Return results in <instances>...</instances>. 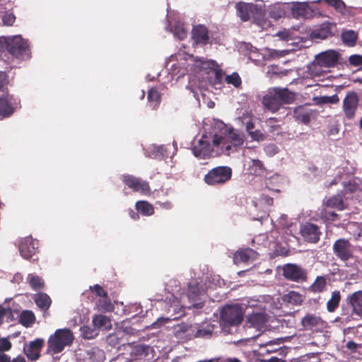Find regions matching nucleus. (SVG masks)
<instances>
[{"label": "nucleus", "mask_w": 362, "mask_h": 362, "mask_svg": "<svg viewBox=\"0 0 362 362\" xmlns=\"http://www.w3.org/2000/svg\"><path fill=\"white\" fill-rule=\"evenodd\" d=\"M214 146L222 152L229 151L232 146L243 145L244 136L238 130L228 127L222 121H215L210 130Z\"/></svg>", "instance_id": "1"}, {"label": "nucleus", "mask_w": 362, "mask_h": 362, "mask_svg": "<svg viewBox=\"0 0 362 362\" xmlns=\"http://www.w3.org/2000/svg\"><path fill=\"white\" fill-rule=\"evenodd\" d=\"M296 100V93L287 88H270L262 98V104L268 110L276 112L282 105L291 104Z\"/></svg>", "instance_id": "2"}, {"label": "nucleus", "mask_w": 362, "mask_h": 362, "mask_svg": "<svg viewBox=\"0 0 362 362\" xmlns=\"http://www.w3.org/2000/svg\"><path fill=\"white\" fill-rule=\"evenodd\" d=\"M247 303H235L232 305H226L223 307L221 313V322L223 326H238L243 320L245 309L248 307H256V300L250 299L247 300Z\"/></svg>", "instance_id": "3"}, {"label": "nucleus", "mask_w": 362, "mask_h": 362, "mask_svg": "<svg viewBox=\"0 0 362 362\" xmlns=\"http://www.w3.org/2000/svg\"><path fill=\"white\" fill-rule=\"evenodd\" d=\"M191 279L187 283L189 294H204L212 287L209 277L200 269H193L190 272Z\"/></svg>", "instance_id": "4"}, {"label": "nucleus", "mask_w": 362, "mask_h": 362, "mask_svg": "<svg viewBox=\"0 0 362 362\" xmlns=\"http://www.w3.org/2000/svg\"><path fill=\"white\" fill-rule=\"evenodd\" d=\"M73 341L74 335L69 329H59L49 337L47 344L49 349L54 354H59L65 346L71 345Z\"/></svg>", "instance_id": "5"}, {"label": "nucleus", "mask_w": 362, "mask_h": 362, "mask_svg": "<svg viewBox=\"0 0 362 362\" xmlns=\"http://www.w3.org/2000/svg\"><path fill=\"white\" fill-rule=\"evenodd\" d=\"M7 51L13 57L24 60L30 56V49L28 40L21 35L8 37Z\"/></svg>", "instance_id": "6"}, {"label": "nucleus", "mask_w": 362, "mask_h": 362, "mask_svg": "<svg viewBox=\"0 0 362 362\" xmlns=\"http://www.w3.org/2000/svg\"><path fill=\"white\" fill-rule=\"evenodd\" d=\"M220 148L214 146L213 137L210 131L202 136L198 142L193 146L192 152L194 156L199 159H207L214 156V151L218 153Z\"/></svg>", "instance_id": "7"}, {"label": "nucleus", "mask_w": 362, "mask_h": 362, "mask_svg": "<svg viewBox=\"0 0 362 362\" xmlns=\"http://www.w3.org/2000/svg\"><path fill=\"white\" fill-rule=\"evenodd\" d=\"M232 177V169L228 166H218L210 170L204 176V182L209 185H223Z\"/></svg>", "instance_id": "8"}, {"label": "nucleus", "mask_w": 362, "mask_h": 362, "mask_svg": "<svg viewBox=\"0 0 362 362\" xmlns=\"http://www.w3.org/2000/svg\"><path fill=\"white\" fill-rule=\"evenodd\" d=\"M122 180L134 192H139L144 195H149L151 193L149 183L139 177L124 174L122 175Z\"/></svg>", "instance_id": "9"}, {"label": "nucleus", "mask_w": 362, "mask_h": 362, "mask_svg": "<svg viewBox=\"0 0 362 362\" xmlns=\"http://www.w3.org/2000/svg\"><path fill=\"white\" fill-rule=\"evenodd\" d=\"M332 250L335 256L341 261L346 262L354 257V247L347 239L337 240Z\"/></svg>", "instance_id": "10"}, {"label": "nucleus", "mask_w": 362, "mask_h": 362, "mask_svg": "<svg viewBox=\"0 0 362 362\" xmlns=\"http://www.w3.org/2000/svg\"><path fill=\"white\" fill-rule=\"evenodd\" d=\"M358 105V93L354 90L348 91L342 102V111L346 119H352L355 117Z\"/></svg>", "instance_id": "11"}, {"label": "nucleus", "mask_w": 362, "mask_h": 362, "mask_svg": "<svg viewBox=\"0 0 362 362\" xmlns=\"http://www.w3.org/2000/svg\"><path fill=\"white\" fill-rule=\"evenodd\" d=\"M38 241L31 236L21 238L18 241V249L21 257L25 259L31 260L39 252Z\"/></svg>", "instance_id": "12"}, {"label": "nucleus", "mask_w": 362, "mask_h": 362, "mask_svg": "<svg viewBox=\"0 0 362 362\" xmlns=\"http://www.w3.org/2000/svg\"><path fill=\"white\" fill-rule=\"evenodd\" d=\"M289 17L296 19L309 18L314 14V10L308 2H288Z\"/></svg>", "instance_id": "13"}, {"label": "nucleus", "mask_w": 362, "mask_h": 362, "mask_svg": "<svg viewBox=\"0 0 362 362\" xmlns=\"http://www.w3.org/2000/svg\"><path fill=\"white\" fill-rule=\"evenodd\" d=\"M284 276L293 281H303L307 279L308 273L305 269L296 264H286L282 267Z\"/></svg>", "instance_id": "14"}, {"label": "nucleus", "mask_w": 362, "mask_h": 362, "mask_svg": "<svg viewBox=\"0 0 362 362\" xmlns=\"http://www.w3.org/2000/svg\"><path fill=\"white\" fill-rule=\"evenodd\" d=\"M339 54L337 51L333 49H329L322 52L315 57L314 66L320 67H333L334 66L339 60Z\"/></svg>", "instance_id": "15"}, {"label": "nucleus", "mask_w": 362, "mask_h": 362, "mask_svg": "<svg viewBox=\"0 0 362 362\" xmlns=\"http://www.w3.org/2000/svg\"><path fill=\"white\" fill-rule=\"evenodd\" d=\"M300 231L306 242L316 243L320 240L321 232L319 227L315 224L305 223L300 227Z\"/></svg>", "instance_id": "16"}, {"label": "nucleus", "mask_w": 362, "mask_h": 362, "mask_svg": "<svg viewBox=\"0 0 362 362\" xmlns=\"http://www.w3.org/2000/svg\"><path fill=\"white\" fill-rule=\"evenodd\" d=\"M203 68H209L212 70L214 76L211 78V82L213 86L221 85L223 78V71L220 69L216 61L206 60L200 61Z\"/></svg>", "instance_id": "17"}, {"label": "nucleus", "mask_w": 362, "mask_h": 362, "mask_svg": "<svg viewBox=\"0 0 362 362\" xmlns=\"http://www.w3.org/2000/svg\"><path fill=\"white\" fill-rule=\"evenodd\" d=\"M43 345L44 340L42 339H36L24 347V352L30 360L35 361L40 356V351Z\"/></svg>", "instance_id": "18"}, {"label": "nucleus", "mask_w": 362, "mask_h": 362, "mask_svg": "<svg viewBox=\"0 0 362 362\" xmlns=\"http://www.w3.org/2000/svg\"><path fill=\"white\" fill-rule=\"evenodd\" d=\"M192 38L197 45H206L209 41V30L204 25H197L192 30Z\"/></svg>", "instance_id": "19"}, {"label": "nucleus", "mask_w": 362, "mask_h": 362, "mask_svg": "<svg viewBox=\"0 0 362 362\" xmlns=\"http://www.w3.org/2000/svg\"><path fill=\"white\" fill-rule=\"evenodd\" d=\"M269 16L274 20H279L286 16L289 17L288 3H276L269 8Z\"/></svg>", "instance_id": "20"}, {"label": "nucleus", "mask_w": 362, "mask_h": 362, "mask_svg": "<svg viewBox=\"0 0 362 362\" xmlns=\"http://www.w3.org/2000/svg\"><path fill=\"white\" fill-rule=\"evenodd\" d=\"M258 253L251 248H244L236 251L233 255V262L238 264L254 261L257 259Z\"/></svg>", "instance_id": "21"}, {"label": "nucleus", "mask_w": 362, "mask_h": 362, "mask_svg": "<svg viewBox=\"0 0 362 362\" xmlns=\"http://www.w3.org/2000/svg\"><path fill=\"white\" fill-rule=\"evenodd\" d=\"M237 16L242 21H247L250 20L252 11L257 10V5L245 2H238L235 5Z\"/></svg>", "instance_id": "22"}, {"label": "nucleus", "mask_w": 362, "mask_h": 362, "mask_svg": "<svg viewBox=\"0 0 362 362\" xmlns=\"http://www.w3.org/2000/svg\"><path fill=\"white\" fill-rule=\"evenodd\" d=\"M334 25L330 23L322 24L319 28L313 30L310 33V38L313 40H325L333 35L332 29Z\"/></svg>", "instance_id": "23"}, {"label": "nucleus", "mask_w": 362, "mask_h": 362, "mask_svg": "<svg viewBox=\"0 0 362 362\" xmlns=\"http://www.w3.org/2000/svg\"><path fill=\"white\" fill-rule=\"evenodd\" d=\"M12 96L7 95L6 98H0V117H8L15 111V107L11 103Z\"/></svg>", "instance_id": "24"}, {"label": "nucleus", "mask_w": 362, "mask_h": 362, "mask_svg": "<svg viewBox=\"0 0 362 362\" xmlns=\"http://www.w3.org/2000/svg\"><path fill=\"white\" fill-rule=\"evenodd\" d=\"M323 322V320L320 316L310 313L305 315L301 319V324L303 327L306 329L322 326Z\"/></svg>", "instance_id": "25"}, {"label": "nucleus", "mask_w": 362, "mask_h": 362, "mask_svg": "<svg viewBox=\"0 0 362 362\" xmlns=\"http://www.w3.org/2000/svg\"><path fill=\"white\" fill-rule=\"evenodd\" d=\"M343 195L338 194L329 197L325 202V205L327 208L334 209L337 211L345 209V204L343 199Z\"/></svg>", "instance_id": "26"}, {"label": "nucleus", "mask_w": 362, "mask_h": 362, "mask_svg": "<svg viewBox=\"0 0 362 362\" xmlns=\"http://www.w3.org/2000/svg\"><path fill=\"white\" fill-rule=\"evenodd\" d=\"M247 322L253 327H261L267 322L266 315L263 312L252 310L247 314Z\"/></svg>", "instance_id": "27"}, {"label": "nucleus", "mask_w": 362, "mask_h": 362, "mask_svg": "<svg viewBox=\"0 0 362 362\" xmlns=\"http://www.w3.org/2000/svg\"><path fill=\"white\" fill-rule=\"evenodd\" d=\"M27 279L29 285L33 290L38 292V294H45L42 291L45 288V283L42 277L37 275H34L33 274H28Z\"/></svg>", "instance_id": "28"}, {"label": "nucleus", "mask_w": 362, "mask_h": 362, "mask_svg": "<svg viewBox=\"0 0 362 362\" xmlns=\"http://www.w3.org/2000/svg\"><path fill=\"white\" fill-rule=\"evenodd\" d=\"M93 324L95 327L104 330L112 329L111 319L103 315H95L93 317Z\"/></svg>", "instance_id": "29"}, {"label": "nucleus", "mask_w": 362, "mask_h": 362, "mask_svg": "<svg viewBox=\"0 0 362 362\" xmlns=\"http://www.w3.org/2000/svg\"><path fill=\"white\" fill-rule=\"evenodd\" d=\"M215 326L211 323L202 325L197 329L194 337L195 338L210 339L214 334Z\"/></svg>", "instance_id": "30"}, {"label": "nucleus", "mask_w": 362, "mask_h": 362, "mask_svg": "<svg viewBox=\"0 0 362 362\" xmlns=\"http://www.w3.org/2000/svg\"><path fill=\"white\" fill-rule=\"evenodd\" d=\"M100 298L98 302V308L99 310L103 312H112L115 309V303L108 298V296H100Z\"/></svg>", "instance_id": "31"}, {"label": "nucleus", "mask_w": 362, "mask_h": 362, "mask_svg": "<svg viewBox=\"0 0 362 362\" xmlns=\"http://www.w3.org/2000/svg\"><path fill=\"white\" fill-rule=\"evenodd\" d=\"M327 285V279L325 276H318L314 282L308 288V291L313 293H322Z\"/></svg>", "instance_id": "32"}, {"label": "nucleus", "mask_w": 362, "mask_h": 362, "mask_svg": "<svg viewBox=\"0 0 362 362\" xmlns=\"http://www.w3.org/2000/svg\"><path fill=\"white\" fill-rule=\"evenodd\" d=\"M293 114L296 120L302 123L306 124L310 122L311 113L306 111L302 106L296 107L293 111Z\"/></svg>", "instance_id": "33"}, {"label": "nucleus", "mask_w": 362, "mask_h": 362, "mask_svg": "<svg viewBox=\"0 0 362 362\" xmlns=\"http://www.w3.org/2000/svg\"><path fill=\"white\" fill-rule=\"evenodd\" d=\"M357 38V33L351 30H345L341 33V40L344 44L349 47H354L356 45Z\"/></svg>", "instance_id": "34"}, {"label": "nucleus", "mask_w": 362, "mask_h": 362, "mask_svg": "<svg viewBox=\"0 0 362 362\" xmlns=\"http://www.w3.org/2000/svg\"><path fill=\"white\" fill-rule=\"evenodd\" d=\"M35 321V316L30 310H24L20 315L19 322L25 327H30Z\"/></svg>", "instance_id": "35"}, {"label": "nucleus", "mask_w": 362, "mask_h": 362, "mask_svg": "<svg viewBox=\"0 0 362 362\" xmlns=\"http://www.w3.org/2000/svg\"><path fill=\"white\" fill-rule=\"evenodd\" d=\"M136 209L144 216H151L154 213L153 205L146 201H138L136 203Z\"/></svg>", "instance_id": "36"}, {"label": "nucleus", "mask_w": 362, "mask_h": 362, "mask_svg": "<svg viewBox=\"0 0 362 362\" xmlns=\"http://www.w3.org/2000/svg\"><path fill=\"white\" fill-rule=\"evenodd\" d=\"M349 303L353 308V312L362 317V296H351Z\"/></svg>", "instance_id": "37"}, {"label": "nucleus", "mask_w": 362, "mask_h": 362, "mask_svg": "<svg viewBox=\"0 0 362 362\" xmlns=\"http://www.w3.org/2000/svg\"><path fill=\"white\" fill-rule=\"evenodd\" d=\"M148 100L153 109L158 106L160 103V94L157 88H152L148 90Z\"/></svg>", "instance_id": "38"}, {"label": "nucleus", "mask_w": 362, "mask_h": 362, "mask_svg": "<svg viewBox=\"0 0 362 362\" xmlns=\"http://www.w3.org/2000/svg\"><path fill=\"white\" fill-rule=\"evenodd\" d=\"M35 302L43 311L47 310L52 303L49 296H35Z\"/></svg>", "instance_id": "39"}, {"label": "nucleus", "mask_w": 362, "mask_h": 362, "mask_svg": "<svg viewBox=\"0 0 362 362\" xmlns=\"http://www.w3.org/2000/svg\"><path fill=\"white\" fill-rule=\"evenodd\" d=\"M180 291V284L175 279H169L165 284V291L167 294H175Z\"/></svg>", "instance_id": "40"}, {"label": "nucleus", "mask_w": 362, "mask_h": 362, "mask_svg": "<svg viewBox=\"0 0 362 362\" xmlns=\"http://www.w3.org/2000/svg\"><path fill=\"white\" fill-rule=\"evenodd\" d=\"M225 81L228 84L233 85L235 88H239L242 84L241 78L237 72L227 75L225 78Z\"/></svg>", "instance_id": "41"}, {"label": "nucleus", "mask_w": 362, "mask_h": 362, "mask_svg": "<svg viewBox=\"0 0 362 362\" xmlns=\"http://www.w3.org/2000/svg\"><path fill=\"white\" fill-rule=\"evenodd\" d=\"M81 335L83 338L86 339H91L95 338L98 335V332L95 329L88 326H83L81 328Z\"/></svg>", "instance_id": "42"}, {"label": "nucleus", "mask_w": 362, "mask_h": 362, "mask_svg": "<svg viewBox=\"0 0 362 362\" xmlns=\"http://www.w3.org/2000/svg\"><path fill=\"white\" fill-rule=\"evenodd\" d=\"M340 297L341 296H332L327 303V309L329 312L332 313L338 308L341 300Z\"/></svg>", "instance_id": "43"}, {"label": "nucleus", "mask_w": 362, "mask_h": 362, "mask_svg": "<svg viewBox=\"0 0 362 362\" xmlns=\"http://www.w3.org/2000/svg\"><path fill=\"white\" fill-rule=\"evenodd\" d=\"M358 187V185L354 181H349L344 183L342 195L345 196L348 193L355 192Z\"/></svg>", "instance_id": "44"}, {"label": "nucleus", "mask_w": 362, "mask_h": 362, "mask_svg": "<svg viewBox=\"0 0 362 362\" xmlns=\"http://www.w3.org/2000/svg\"><path fill=\"white\" fill-rule=\"evenodd\" d=\"M322 1L326 2L329 6L334 7L336 9L341 10L344 8L345 4L342 0H315L313 3H320Z\"/></svg>", "instance_id": "45"}, {"label": "nucleus", "mask_w": 362, "mask_h": 362, "mask_svg": "<svg viewBox=\"0 0 362 362\" xmlns=\"http://www.w3.org/2000/svg\"><path fill=\"white\" fill-rule=\"evenodd\" d=\"M318 100L319 103L322 104H336L339 101V96L337 94L331 96H321Z\"/></svg>", "instance_id": "46"}, {"label": "nucleus", "mask_w": 362, "mask_h": 362, "mask_svg": "<svg viewBox=\"0 0 362 362\" xmlns=\"http://www.w3.org/2000/svg\"><path fill=\"white\" fill-rule=\"evenodd\" d=\"M276 122V119L274 117H270L266 121L267 125L269 127V130L272 133L279 134L281 130V126L279 124H273Z\"/></svg>", "instance_id": "47"}, {"label": "nucleus", "mask_w": 362, "mask_h": 362, "mask_svg": "<svg viewBox=\"0 0 362 362\" xmlns=\"http://www.w3.org/2000/svg\"><path fill=\"white\" fill-rule=\"evenodd\" d=\"M265 52L269 58L274 59H279L285 55L284 51H279L274 49L266 48Z\"/></svg>", "instance_id": "48"}, {"label": "nucleus", "mask_w": 362, "mask_h": 362, "mask_svg": "<svg viewBox=\"0 0 362 362\" xmlns=\"http://www.w3.org/2000/svg\"><path fill=\"white\" fill-rule=\"evenodd\" d=\"M106 341L109 345L115 347L120 344V337L118 336V334L112 333L107 337Z\"/></svg>", "instance_id": "49"}, {"label": "nucleus", "mask_w": 362, "mask_h": 362, "mask_svg": "<svg viewBox=\"0 0 362 362\" xmlns=\"http://www.w3.org/2000/svg\"><path fill=\"white\" fill-rule=\"evenodd\" d=\"M322 216L327 221H335L339 219V215L335 212L324 209L321 212Z\"/></svg>", "instance_id": "50"}, {"label": "nucleus", "mask_w": 362, "mask_h": 362, "mask_svg": "<svg viewBox=\"0 0 362 362\" xmlns=\"http://www.w3.org/2000/svg\"><path fill=\"white\" fill-rule=\"evenodd\" d=\"M4 25L11 26L16 21V16L13 13H6L1 16Z\"/></svg>", "instance_id": "51"}, {"label": "nucleus", "mask_w": 362, "mask_h": 362, "mask_svg": "<svg viewBox=\"0 0 362 362\" xmlns=\"http://www.w3.org/2000/svg\"><path fill=\"white\" fill-rule=\"evenodd\" d=\"M254 23L262 30H266L271 25L270 21L267 19L265 15L262 16L260 18H257V20Z\"/></svg>", "instance_id": "52"}, {"label": "nucleus", "mask_w": 362, "mask_h": 362, "mask_svg": "<svg viewBox=\"0 0 362 362\" xmlns=\"http://www.w3.org/2000/svg\"><path fill=\"white\" fill-rule=\"evenodd\" d=\"M11 346L12 344L7 338L0 339V354L9 351Z\"/></svg>", "instance_id": "53"}, {"label": "nucleus", "mask_w": 362, "mask_h": 362, "mask_svg": "<svg viewBox=\"0 0 362 362\" xmlns=\"http://www.w3.org/2000/svg\"><path fill=\"white\" fill-rule=\"evenodd\" d=\"M251 139L254 141H264L265 139L264 134L260 130H255L250 132L248 134Z\"/></svg>", "instance_id": "54"}, {"label": "nucleus", "mask_w": 362, "mask_h": 362, "mask_svg": "<svg viewBox=\"0 0 362 362\" xmlns=\"http://www.w3.org/2000/svg\"><path fill=\"white\" fill-rule=\"evenodd\" d=\"M148 348L149 347L148 346H145L143 344H138V345H136L134 346L133 352L136 356H141L144 353H146V354H147Z\"/></svg>", "instance_id": "55"}, {"label": "nucleus", "mask_w": 362, "mask_h": 362, "mask_svg": "<svg viewBox=\"0 0 362 362\" xmlns=\"http://www.w3.org/2000/svg\"><path fill=\"white\" fill-rule=\"evenodd\" d=\"M349 62L350 64L355 66H362V56L359 54L351 55Z\"/></svg>", "instance_id": "56"}, {"label": "nucleus", "mask_w": 362, "mask_h": 362, "mask_svg": "<svg viewBox=\"0 0 362 362\" xmlns=\"http://www.w3.org/2000/svg\"><path fill=\"white\" fill-rule=\"evenodd\" d=\"M264 15V11L261 7L257 6V10L255 11H252L251 16L252 17L254 22H255L257 20V18H260L262 16Z\"/></svg>", "instance_id": "57"}, {"label": "nucleus", "mask_w": 362, "mask_h": 362, "mask_svg": "<svg viewBox=\"0 0 362 362\" xmlns=\"http://www.w3.org/2000/svg\"><path fill=\"white\" fill-rule=\"evenodd\" d=\"M8 83L6 74L4 71H0V90H3Z\"/></svg>", "instance_id": "58"}, {"label": "nucleus", "mask_w": 362, "mask_h": 362, "mask_svg": "<svg viewBox=\"0 0 362 362\" xmlns=\"http://www.w3.org/2000/svg\"><path fill=\"white\" fill-rule=\"evenodd\" d=\"M276 35L281 40H288L290 39L291 33L289 30L284 29L283 30L279 31Z\"/></svg>", "instance_id": "59"}, {"label": "nucleus", "mask_w": 362, "mask_h": 362, "mask_svg": "<svg viewBox=\"0 0 362 362\" xmlns=\"http://www.w3.org/2000/svg\"><path fill=\"white\" fill-rule=\"evenodd\" d=\"M7 39L8 37L1 36L0 37V54H1L6 50L7 51Z\"/></svg>", "instance_id": "60"}, {"label": "nucleus", "mask_w": 362, "mask_h": 362, "mask_svg": "<svg viewBox=\"0 0 362 362\" xmlns=\"http://www.w3.org/2000/svg\"><path fill=\"white\" fill-rule=\"evenodd\" d=\"M90 290L93 293H95V294H107V293L105 291L103 288L100 286L99 284H95L93 286H90Z\"/></svg>", "instance_id": "61"}, {"label": "nucleus", "mask_w": 362, "mask_h": 362, "mask_svg": "<svg viewBox=\"0 0 362 362\" xmlns=\"http://www.w3.org/2000/svg\"><path fill=\"white\" fill-rule=\"evenodd\" d=\"M265 151L267 153H269L270 155H274L278 153L279 149H278V147L275 144H270L265 147Z\"/></svg>", "instance_id": "62"}, {"label": "nucleus", "mask_w": 362, "mask_h": 362, "mask_svg": "<svg viewBox=\"0 0 362 362\" xmlns=\"http://www.w3.org/2000/svg\"><path fill=\"white\" fill-rule=\"evenodd\" d=\"M273 180L274 179L273 178H267L264 181V184H265V187L267 188L269 190H271V191H274V192H279V189H275L273 186H272V183H273Z\"/></svg>", "instance_id": "63"}, {"label": "nucleus", "mask_w": 362, "mask_h": 362, "mask_svg": "<svg viewBox=\"0 0 362 362\" xmlns=\"http://www.w3.org/2000/svg\"><path fill=\"white\" fill-rule=\"evenodd\" d=\"M260 200L269 206H272L274 202L273 198L266 194H262Z\"/></svg>", "instance_id": "64"}]
</instances>
